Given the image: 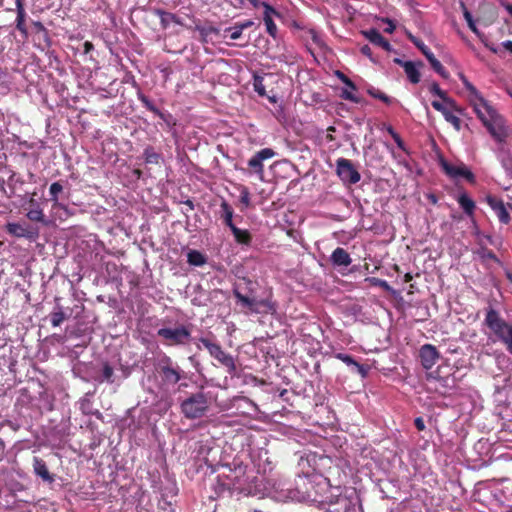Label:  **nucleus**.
<instances>
[{
	"mask_svg": "<svg viewBox=\"0 0 512 512\" xmlns=\"http://www.w3.org/2000/svg\"><path fill=\"white\" fill-rule=\"evenodd\" d=\"M478 118L498 145L512 143V130L504 118L488 103L475 110Z\"/></svg>",
	"mask_w": 512,
	"mask_h": 512,
	"instance_id": "obj_1",
	"label": "nucleus"
},
{
	"mask_svg": "<svg viewBox=\"0 0 512 512\" xmlns=\"http://www.w3.org/2000/svg\"><path fill=\"white\" fill-rule=\"evenodd\" d=\"M485 324L506 345L512 354V325L506 322L491 306L486 309Z\"/></svg>",
	"mask_w": 512,
	"mask_h": 512,
	"instance_id": "obj_2",
	"label": "nucleus"
},
{
	"mask_svg": "<svg viewBox=\"0 0 512 512\" xmlns=\"http://www.w3.org/2000/svg\"><path fill=\"white\" fill-rule=\"evenodd\" d=\"M301 484L292 488L287 483L279 484L275 490V498L280 501L315 502L316 498L310 491L311 483L301 478Z\"/></svg>",
	"mask_w": 512,
	"mask_h": 512,
	"instance_id": "obj_3",
	"label": "nucleus"
},
{
	"mask_svg": "<svg viewBox=\"0 0 512 512\" xmlns=\"http://www.w3.org/2000/svg\"><path fill=\"white\" fill-rule=\"evenodd\" d=\"M208 407L207 397L202 392L192 394L181 403V411L189 419L202 417L208 410Z\"/></svg>",
	"mask_w": 512,
	"mask_h": 512,
	"instance_id": "obj_4",
	"label": "nucleus"
},
{
	"mask_svg": "<svg viewBox=\"0 0 512 512\" xmlns=\"http://www.w3.org/2000/svg\"><path fill=\"white\" fill-rule=\"evenodd\" d=\"M157 334L166 341L167 345H185L191 338V332L183 325L175 328H161Z\"/></svg>",
	"mask_w": 512,
	"mask_h": 512,
	"instance_id": "obj_5",
	"label": "nucleus"
},
{
	"mask_svg": "<svg viewBox=\"0 0 512 512\" xmlns=\"http://www.w3.org/2000/svg\"><path fill=\"white\" fill-rule=\"evenodd\" d=\"M159 373L163 384L169 386L175 385L181 380L183 371L179 366L173 365L170 357L165 356L159 364Z\"/></svg>",
	"mask_w": 512,
	"mask_h": 512,
	"instance_id": "obj_6",
	"label": "nucleus"
},
{
	"mask_svg": "<svg viewBox=\"0 0 512 512\" xmlns=\"http://www.w3.org/2000/svg\"><path fill=\"white\" fill-rule=\"evenodd\" d=\"M336 172L346 184H356L361 179L360 173L355 169L352 162L345 158L337 159Z\"/></svg>",
	"mask_w": 512,
	"mask_h": 512,
	"instance_id": "obj_7",
	"label": "nucleus"
},
{
	"mask_svg": "<svg viewBox=\"0 0 512 512\" xmlns=\"http://www.w3.org/2000/svg\"><path fill=\"white\" fill-rule=\"evenodd\" d=\"M419 357L423 368L429 370L439 360L440 355L435 346L424 344L419 350Z\"/></svg>",
	"mask_w": 512,
	"mask_h": 512,
	"instance_id": "obj_8",
	"label": "nucleus"
},
{
	"mask_svg": "<svg viewBox=\"0 0 512 512\" xmlns=\"http://www.w3.org/2000/svg\"><path fill=\"white\" fill-rule=\"evenodd\" d=\"M7 232L18 238L35 239L38 231L25 223H7Z\"/></svg>",
	"mask_w": 512,
	"mask_h": 512,
	"instance_id": "obj_9",
	"label": "nucleus"
},
{
	"mask_svg": "<svg viewBox=\"0 0 512 512\" xmlns=\"http://www.w3.org/2000/svg\"><path fill=\"white\" fill-rule=\"evenodd\" d=\"M486 201L491 209L496 213L500 222L507 224L510 221L509 213L502 200L493 196H487Z\"/></svg>",
	"mask_w": 512,
	"mask_h": 512,
	"instance_id": "obj_10",
	"label": "nucleus"
},
{
	"mask_svg": "<svg viewBox=\"0 0 512 512\" xmlns=\"http://www.w3.org/2000/svg\"><path fill=\"white\" fill-rule=\"evenodd\" d=\"M26 217L33 222H39L43 224L47 223L45 220L43 209L40 207V204L34 198H31L28 202Z\"/></svg>",
	"mask_w": 512,
	"mask_h": 512,
	"instance_id": "obj_11",
	"label": "nucleus"
},
{
	"mask_svg": "<svg viewBox=\"0 0 512 512\" xmlns=\"http://www.w3.org/2000/svg\"><path fill=\"white\" fill-rule=\"evenodd\" d=\"M462 80L464 83V86L469 92V102L473 106L474 111L477 110V108L482 107L486 103H488L478 92V90L464 77L462 76Z\"/></svg>",
	"mask_w": 512,
	"mask_h": 512,
	"instance_id": "obj_12",
	"label": "nucleus"
},
{
	"mask_svg": "<svg viewBox=\"0 0 512 512\" xmlns=\"http://www.w3.org/2000/svg\"><path fill=\"white\" fill-rule=\"evenodd\" d=\"M442 167L446 174H448L451 177H464L469 181H472L474 179V175L472 174V172L469 171L464 165L455 166L447 162H443Z\"/></svg>",
	"mask_w": 512,
	"mask_h": 512,
	"instance_id": "obj_13",
	"label": "nucleus"
},
{
	"mask_svg": "<svg viewBox=\"0 0 512 512\" xmlns=\"http://www.w3.org/2000/svg\"><path fill=\"white\" fill-rule=\"evenodd\" d=\"M364 36L373 44L382 47L386 51H391L390 43L376 29H369L363 32Z\"/></svg>",
	"mask_w": 512,
	"mask_h": 512,
	"instance_id": "obj_14",
	"label": "nucleus"
},
{
	"mask_svg": "<svg viewBox=\"0 0 512 512\" xmlns=\"http://www.w3.org/2000/svg\"><path fill=\"white\" fill-rule=\"evenodd\" d=\"M214 359H216L221 365H223L226 370H227V373L230 375V376H236L237 374V366H236V363H235V359L232 355L226 353L224 350L218 354L216 357H214Z\"/></svg>",
	"mask_w": 512,
	"mask_h": 512,
	"instance_id": "obj_15",
	"label": "nucleus"
},
{
	"mask_svg": "<svg viewBox=\"0 0 512 512\" xmlns=\"http://www.w3.org/2000/svg\"><path fill=\"white\" fill-rule=\"evenodd\" d=\"M337 359L341 360L343 363H345L347 366L351 367L354 371H356L358 374H360L362 377H365L367 375V368L359 364L356 360H354L353 357L347 354L338 353L335 356Z\"/></svg>",
	"mask_w": 512,
	"mask_h": 512,
	"instance_id": "obj_16",
	"label": "nucleus"
},
{
	"mask_svg": "<svg viewBox=\"0 0 512 512\" xmlns=\"http://www.w3.org/2000/svg\"><path fill=\"white\" fill-rule=\"evenodd\" d=\"M331 262L336 266L347 267L351 264L352 260L345 249L338 247L332 252Z\"/></svg>",
	"mask_w": 512,
	"mask_h": 512,
	"instance_id": "obj_17",
	"label": "nucleus"
},
{
	"mask_svg": "<svg viewBox=\"0 0 512 512\" xmlns=\"http://www.w3.org/2000/svg\"><path fill=\"white\" fill-rule=\"evenodd\" d=\"M63 191V185L60 182H53L49 187L50 201L54 209L66 210V206L59 202V194Z\"/></svg>",
	"mask_w": 512,
	"mask_h": 512,
	"instance_id": "obj_18",
	"label": "nucleus"
},
{
	"mask_svg": "<svg viewBox=\"0 0 512 512\" xmlns=\"http://www.w3.org/2000/svg\"><path fill=\"white\" fill-rule=\"evenodd\" d=\"M33 469L37 476L41 477L44 481H53L52 476L50 475L46 463L38 458L34 457L33 459Z\"/></svg>",
	"mask_w": 512,
	"mask_h": 512,
	"instance_id": "obj_19",
	"label": "nucleus"
},
{
	"mask_svg": "<svg viewBox=\"0 0 512 512\" xmlns=\"http://www.w3.org/2000/svg\"><path fill=\"white\" fill-rule=\"evenodd\" d=\"M155 14L159 16L160 23L164 29L168 28L171 23L182 25V21L175 14L166 12L160 9L155 11Z\"/></svg>",
	"mask_w": 512,
	"mask_h": 512,
	"instance_id": "obj_20",
	"label": "nucleus"
},
{
	"mask_svg": "<svg viewBox=\"0 0 512 512\" xmlns=\"http://www.w3.org/2000/svg\"><path fill=\"white\" fill-rule=\"evenodd\" d=\"M422 65H423L422 62H419L417 65L412 61L403 63L404 71L411 83L417 84L420 81V73L418 71L417 66H422Z\"/></svg>",
	"mask_w": 512,
	"mask_h": 512,
	"instance_id": "obj_21",
	"label": "nucleus"
},
{
	"mask_svg": "<svg viewBox=\"0 0 512 512\" xmlns=\"http://www.w3.org/2000/svg\"><path fill=\"white\" fill-rule=\"evenodd\" d=\"M263 6L265 8L264 22L266 25V30L271 36L275 37L277 27H276L275 23L273 22L271 14H275L276 12L271 6H269L266 3H263Z\"/></svg>",
	"mask_w": 512,
	"mask_h": 512,
	"instance_id": "obj_22",
	"label": "nucleus"
},
{
	"mask_svg": "<svg viewBox=\"0 0 512 512\" xmlns=\"http://www.w3.org/2000/svg\"><path fill=\"white\" fill-rule=\"evenodd\" d=\"M498 159L501 161L502 166L508 170L512 167V158L511 154L507 149V145H498V148L495 151Z\"/></svg>",
	"mask_w": 512,
	"mask_h": 512,
	"instance_id": "obj_23",
	"label": "nucleus"
},
{
	"mask_svg": "<svg viewBox=\"0 0 512 512\" xmlns=\"http://www.w3.org/2000/svg\"><path fill=\"white\" fill-rule=\"evenodd\" d=\"M458 203L468 216H472L475 209V202L465 193L458 197Z\"/></svg>",
	"mask_w": 512,
	"mask_h": 512,
	"instance_id": "obj_24",
	"label": "nucleus"
},
{
	"mask_svg": "<svg viewBox=\"0 0 512 512\" xmlns=\"http://www.w3.org/2000/svg\"><path fill=\"white\" fill-rule=\"evenodd\" d=\"M221 217L223 218L224 220V223L230 228L232 229V227H235L232 219H233V209L232 207L226 202V201H222L221 203Z\"/></svg>",
	"mask_w": 512,
	"mask_h": 512,
	"instance_id": "obj_25",
	"label": "nucleus"
},
{
	"mask_svg": "<svg viewBox=\"0 0 512 512\" xmlns=\"http://www.w3.org/2000/svg\"><path fill=\"white\" fill-rule=\"evenodd\" d=\"M198 341L208 350L210 356L213 358L223 351L218 343L212 342L207 338L201 337Z\"/></svg>",
	"mask_w": 512,
	"mask_h": 512,
	"instance_id": "obj_26",
	"label": "nucleus"
},
{
	"mask_svg": "<svg viewBox=\"0 0 512 512\" xmlns=\"http://www.w3.org/2000/svg\"><path fill=\"white\" fill-rule=\"evenodd\" d=\"M66 315L61 305L56 304L54 311L50 314V321L53 327H58L65 319Z\"/></svg>",
	"mask_w": 512,
	"mask_h": 512,
	"instance_id": "obj_27",
	"label": "nucleus"
},
{
	"mask_svg": "<svg viewBox=\"0 0 512 512\" xmlns=\"http://www.w3.org/2000/svg\"><path fill=\"white\" fill-rule=\"evenodd\" d=\"M235 240L240 244H246L248 245L251 241V236L247 230L239 229L238 227H232L230 229Z\"/></svg>",
	"mask_w": 512,
	"mask_h": 512,
	"instance_id": "obj_28",
	"label": "nucleus"
},
{
	"mask_svg": "<svg viewBox=\"0 0 512 512\" xmlns=\"http://www.w3.org/2000/svg\"><path fill=\"white\" fill-rule=\"evenodd\" d=\"M187 261L190 265L202 266L206 263V258L201 252L190 250L187 254Z\"/></svg>",
	"mask_w": 512,
	"mask_h": 512,
	"instance_id": "obj_29",
	"label": "nucleus"
},
{
	"mask_svg": "<svg viewBox=\"0 0 512 512\" xmlns=\"http://www.w3.org/2000/svg\"><path fill=\"white\" fill-rule=\"evenodd\" d=\"M195 30L198 31L200 39L202 42H208V38L211 34H218L219 30L213 26H199L195 27Z\"/></svg>",
	"mask_w": 512,
	"mask_h": 512,
	"instance_id": "obj_30",
	"label": "nucleus"
},
{
	"mask_svg": "<svg viewBox=\"0 0 512 512\" xmlns=\"http://www.w3.org/2000/svg\"><path fill=\"white\" fill-rule=\"evenodd\" d=\"M430 91L437 95L438 97H440L443 102L447 103L448 105H450L451 107H454L455 105V101L451 98H449L446 94V92H444L437 83L433 82L430 86Z\"/></svg>",
	"mask_w": 512,
	"mask_h": 512,
	"instance_id": "obj_31",
	"label": "nucleus"
},
{
	"mask_svg": "<svg viewBox=\"0 0 512 512\" xmlns=\"http://www.w3.org/2000/svg\"><path fill=\"white\" fill-rule=\"evenodd\" d=\"M427 60L429 61V63L431 64L432 68L440 75L442 76L443 78H448L449 77V74L448 72L445 70V68L443 67V65L440 63V61L438 59H436V57L434 56V54L432 55H428V58Z\"/></svg>",
	"mask_w": 512,
	"mask_h": 512,
	"instance_id": "obj_32",
	"label": "nucleus"
},
{
	"mask_svg": "<svg viewBox=\"0 0 512 512\" xmlns=\"http://www.w3.org/2000/svg\"><path fill=\"white\" fill-rule=\"evenodd\" d=\"M407 37L424 54L426 58H428V55L433 54L431 50L423 43V41L415 37L410 32L407 33Z\"/></svg>",
	"mask_w": 512,
	"mask_h": 512,
	"instance_id": "obj_33",
	"label": "nucleus"
},
{
	"mask_svg": "<svg viewBox=\"0 0 512 512\" xmlns=\"http://www.w3.org/2000/svg\"><path fill=\"white\" fill-rule=\"evenodd\" d=\"M248 166L253 169L254 172L257 173L260 177L263 176L264 167L262 161L257 158L256 154L251 159H249Z\"/></svg>",
	"mask_w": 512,
	"mask_h": 512,
	"instance_id": "obj_34",
	"label": "nucleus"
},
{
	"mask_svg": "<svg viewBox=\"0 0 512 512\" xmlns=\"http://www.w3.org/2000/svg\"><path fill=\"white\" fill-rule=\"evenodd\" d=\"M443 117L445 118V120L447 122H449L450 124H452V126L457 130L459 131L461 129V120L458 116H456L455 114H453V112L451 111V108L449 110H447V112H445L443 114Z\"/></svg>",
	"mask_w": 512,
	"mask_h": 512,
	"instance_id": "obj_35",
	"label": "nucleus"
},
{
	"mask_svg": "<svg viewBox=\"0 0 512 512\" xmlns=\"http://www.w3.org/2000/svg\"><path fill=\"white\" fill-rule=\"evenodd\" d=\"M26 12H17L16 28L21 32L24 37L28 36V31L25 25Z\"/></svg>",
	"mask_w": 512,
	"mask_h": 512,
	"instance_id": "obj_36",
	"label": "nucleus"
},
{
	"mask_svg": "<svg viewBox=\"0 0 512 512\" xmlns=\"http://www.w3.org/2000/svg\"><path fill=\"white\" fill-rule=\"evenodd\" d=\"M463 7V16L468 24V27L472 30L473 33H475L477 36H480V31L476 27V24L473 20V17L471 13L467 10V8L462 4Z\"/></svg>",
	"mask_w": 512,
	"mask_h": 512,
	"instance_id": "obj_37",
	"label": "nucleus"
},
{
	"mask_svg": "<svg viewBox=\"0 0 512 512\" xmlns=\"http://www.w3.org/2000/svg\"><path fill=\"white\" fill-rule=\"evenodd\" d=\"M368 93L373 96L374 98H378L380 99L381 101L385 102L386 104H392V103H395L396 100L393 99V98H390L389 96H387L386 94H384L383 92L379 91V90H376L374 88H371L368 90Z\"/></svg>",
	"mask_w": 512,
	"mask_h": 512,
	"instance_id": "obj_38",
	"label": "nucleus"
},
{
	"mask_svg": "<svg viewBox=\"0 0 512 512\" xmlns=\"http://www.w3.org/2000/svg\"><path fill=\"white\" fill-rule=\"evenodd\" d=\"M235 298L244 306L254 309L255 300L250 299L249 297L244 296L238 290H234Z\"/></svg>",
	"mask_w": 512,
	"mask_h": 512,
	"instance_id": "obj_39",
	"label": "nucleus"
},
{
	"mask_svg": "<svg viewBox=\"0 0 512 512\" xmlns=\"http://www.w3.org/2000/svg\"><path fill=\"white\" fill-rule=\"evenodd\" d=\"M432 106L435 110L439 111L442 113V115L447 112V110H449L450 108L451 109H454L458 112H461V110L456 106V104L454 105V107H451L450 105H448L447 103H441L439 101H432Z\"/></svg>",
	"mask_w": 512,
	"mask_h": 512,
	"instance_id": "obj_40",
	"label": "nucleus"
},
{
	"mask_svg": "<svg viewBox=\"0 0 512 512\" xmlns=\"http://www.w3.org/2000/svg\"><path fill=\"white\" fill-rule=\"evenodd\" d=\"M113 375H114L113 368L109 364L105 363L103 366V370H102V377H103L102 380L106 381L108 383H114Z\"/></svg>",
	"mask_w": 512,
	"mask_h": 512,
	"instance_id": "obj_41",
	"label": "nucleus"
},
{
	"mask_svg": "<svg viewBox=\"0 0 512 512\" xmlns=\"http://www.w3.org/2000/svg\"><path fill=\"white\" fill-rule=\"evenodd\" d=\"M242 30L239 29V26L237 24H235L234 26L232 27H228L225 29V33H229V37L230 39L232 40H237L241 37L242 35Z\"/></svg>",
	"mask_w": 512,
	"mask_h": 512,
	"instance_id": "obj_42",
	"label": "nucleus"
},
{
	"mask_svg": "<svg viewBox=\"0 0 512 512\" xmlns=\"http://www.w3.org/2000/svg\"><path fill=\"white\" fill-rule=\"evenodd\" d=\"M257 158L262 162L275 156L274 150L271 148H264L256 153Z\"/></svg>",
	"mask_w": 512,
	"mask_h": 512,
	"instance_id": "obj_43",
	"label": "nucleus"
},
{
	"mask_svg": "<svg viewBox=\"0 0 512 512\" xmlns=\"http://www.w3.org/2000/svg\"><path fill=\"white\" fill-rule=\"evenodd\" d=\"M254 89L255 91L260 95V96H264L266 94V91H265V86L263 85V79L262 77H255L254 79Z\"/></svg>",
	"mask_w": 512,
	"mask_h": 512,
	"instance_id": "obj_44",
	"label": "nucleus"
},
{
	"mask_svg": "<svg viewBox=\"0 0 512 512\" xmlns=\"http://www.w3.org/2000/svg\"><path fill=\"white\" fill-rule=\"evenodd\" d=\"M367 280L370 281L371 284H373L375 286H379V287L383 288L386 291H390L391 290L390 285L385 280H382V279H379V278H375V277L368 278Z\"/></svg>",
	"mask_w": 512,
	"mask_h": 512,
	"instance_id": "obj_45",
	"label": "nucleus"
},
{
	"mask_svg": "<svg viewBox=\"0 0 512 512\" xmlns=\"http://www.w3.org/2000/svg\"><path fill=\"white\" fill-rule=\"evenodd\" d=\"M139 99L141 100V102L144 104V106L148 110H150L151 112H153L155 114H160V111L158 110V108L155 107V105L146 96H140Z\"/></svg>",
	"mask_w": 512,
	"mask_h": 512,
	"instance_id": "obj_46",
	"label": "nucleus"
},
{
	"mask_svg": "<svg viewBox=\"0 0 512 512\" xmlns=\"http://www.w3.org/2000/svg\"><path fill=\"white\" fill-rule=\"evenodd\" d=\"M240 201L242 204L245 205V207H248L250 205V193L248 189L245 187L241 190Z\"/></svg>",
	"mask_w": 512,
	"mask_h": 512,
	"instance_id": "obj_47",
	"label": "nucleus"
},
{
	"mask_svg": "<svg viewBox=\"0 0 512 512\" xmlns=\"http://www.w3.org/2000/svg\"><path fill=\"white\" fill-rule=\"evenodd\" d=\"M351 91H352L351 89L350 90L343 89L342 95H341L342 98L346 99V100L356 101V98Z\"/></svg>",
	"mask_w": 512,
	"mask_h": 512,
	"instance_id": "obj_48",
	"label": "nucleus"
},
{
	"mask_svg": "<svg viewBox=\"0 0 512 512\" xmlns=\"http://www.w3.org/2000/svg\"><path fill=\"white\" fill-rule=\"evenodd\" d=\"M237 25L239 26V29H241L243 31V30L248 29L251 26H253L254 22L252 20H246L241 23H237Z\"/></svg>",
	"mask_w": 512,
	"mask_h": 512,
	"instance_id": "obj_49",
	"label": "nucleus"
},
{
	"mask_svg": "<svg viewBox=\"0 0 512 512\" xmlns=\"http://www.w3.org/2000/svg\"><path fill=\"white\" fill-rule=\"evenodd\" d=\"M414 424L419 431H423L425 429V423L421 417H417L414 421Z\"/></svg>",
	"mask_w": 512,
	"mask_h": 512,
	"instance_id": "obj_50",
	"label": "nucleus"
},
{
	"mask_svg": "<svg viewBox=\"0 0 512 512\" xmlns=\"http://www.w3.org/2000/svg\"><path fill=\"white\" fill-rule=\"evenodd\" d=\"M384 21L388 24V26L385 28V32L393 33L395 30V24L390 19H385Z\"/></svg>",
	"mask_w": 512,
	"mask_h": 512,
	"instance_id": "obj_51",
	"label": "nucleus"
},
{
	"mask_svg": "<svg viewBox=\"0 0 512 512\" xmlns=\"http://www.w3.org/2000/svg\"><path fill=\"white\" fill-rule=\"evenodd\" d=\"M25 0H15L16 12H26L24 8Z\"/></svg>",
	"mask_w": 512,
	"mask_h": 512,
	"instance_id": "obj_52",
	"label": "nucleus"
},
{
	"mask_svg": "<svg viewBox=\"0 0 512 512\" xmlns=\"http://www.w3.org/2000/svg\"><path fill=\"white\" fill-rule=\"evenodd\" d=\"M342 82L351 90H355L356 87L354 85V83L346 76Z\"/></svg>",
	"mask_w": 512,
	"mask_h": 512,
	"instance_id": "obj_53",
	"label": "nucleus"
},
{
	"mask_svg": "<svg viewBox=\"0 0 512 512\" xmlns=\"http://www.w3.org/2000/svg\"><path fill=\"white\" fill-rule=\"evenodd\" d=\"M342 82L351 90H355L356 87L354 85V83L346 76Z\"/></svg>",
	"mask_w": 512,
	"mask_h": 512,
	"instance_id": "obj_54",
	"label": "nucleus"
},
{
	"mask_svg": "<svg viewBox=\"0 0 512 512\" xmlns=\"http://www.w3.org/2000/svg\"><path fill=\"white\" fill-rule=\"evenodd\" d=\"M342 82L351 90H355L356 87L354 85V83L346 76Z\"/></svg>",
	"mask_w": 512,
	"mask_h": 512,
	"instance_id": "obj_55",
	"label": "nucleus"
},
{
	"mask_svg": "<svg viewBox=\"0 0 512 512\" xmlns=\"http://www.w3.org/2000/svg\"><path fill=\"white\" fill-rule=\"evenodd\" d=\"M33 25H34V27L36 28L37 31L44 32V33L47 32L46 28L44 27V25L41 22L35 21V22H33Z\"/></svg>",
	"mask_w": 512,
	"mask_h": 512,
	"instance_id": "obj_56",
	"label": "nucleus"
},
{
	"mask_svg": "<svg viewBox=\"0 0 512 512\" xmlns=\"http://www.w3.org/2000/svg\"><path fill=\"white\" fill-rule=\"evenodd\" d=\"M361 53L363 55L371 57V54H372L371 48L368 45H364L363 47H361Z\"/></svg>",
	"mask_w": 512,
	"mask_h": 512,
	"instance_id": "obj_57",
	"label": "nucleus"
},
{
	"mask_svg": "<svg viewBox=\"0 0 512 512\" xmlns=\"http://www.w3.org/2000/svg\"><path fill=\"white\" fill-rule=\"evenodd\" d=\"M502 46L508 50L510 53H512V41L507 40L502 43Z\"/></svg>",
	"mask_w": 512,
	"mask_h": 512,
	"instance_id": "obj_58",
	"label": "nucleus"
},
{
	"mask_svg": "<svg viewBox=\"0 0 512 512\" xmlns=\"http://www.w3.org/2000/svg\"><path fill=\"white\" fill-rule=\"evenodd\" d=\"M393 139L397 143L398 147L402 148L403 142L397 133H393Z\"/></svg>",
	"mask_w": 512,
	"mask_h": 512,
	"instance_id": "obj_59",
	"label": "nucleus"
},
{
	"mask_svg": "<svg viewBox=\"0 0 512 512\" xmlns=\"http://www.w3.org/2000/svg\"><path fill=\"white\" fill-rule=\"evenodd\" d=\"M183 204L185 206H188L189 207V210H193L194 209V204H193V201L190 200V199H187L186 201L183 202Z\"/></svg>",
	"mask_w": 512,
	"mask_h": 512,
	"instance_id": "obj_60",
	"label": "nucleus"
},
{
	"mask_svg": "<svg viewBox=\"0 0 512 512\" xmlns=\"http://www.w3.org/2000/svg\"><path fill=\"white\" fill-rule=\"evenodd\" d=\"M506 11L512 16V4H503Z\"/></svg>",
	"mask_w": 512,
	"mask_h": 512,
	"instance_id": "obj_61",
	"label": "nucleus"
},
{
	"mask_svg": "<svg viewBox=\"0 0 512 512\" xmlns=\"http://www.w3.org/2000/svg\"><path fill=\"white\" fill-rule=\"evenodd\" d=\"M249 2H250L254 7H258V6L260 5L259 0H249ZM261 5H263V3H261Z\"/></svg>",
	"mask_w": 512,
	"mask_h": 512,
	"instance_id": "obj_62",
	"label": "nucleus"
},
{
	"mask_svg": "<svg viewBox=\"0 0 512 512\" xmlns=\"http://www.w3.org/2000/svg\"><path fill=\"white\" fill-rule=\"evenodd\" d=\"M336 75L338 76V78H339L341 81L346 77V75H344V74H343L342 72H340V71H337V72H336Z\"/></svg>",
	"mask_w": 512,
	"mask_h": 512,
	"instance_id": "obj_63",
	"label": "nucleus"
},
{
	"mask_svg": "<svg viewBox=\"0 0 512 512\" xmlns=\"http://www.w3.org/2000/svg\"><path fill=\"white\" fill-rule=\"evenodd\" d=\"M92 48V44L89 42L85 43V51L88 52Z\"/></svg>",
	"mask_w": 512,
	"mask_h": 512,
	"instance_id": "obj_64",
	"label": "nucleus"
}]
</instances>
